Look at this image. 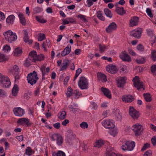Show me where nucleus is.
<instances>
[{
    "instance_id": "nucleus-1",
    "label": "nucleus",
    "mask_w": 156,
    "mask_h": 156,
    "mask_svg": "<svg viewBox=\"0 0 156 156\" xmlns=\"http://www.w3.org/2000/svg\"><path fill=\"white\" fill-rule=\"evenodd\" d=\"M27 78L28 83L32 86L35 84L38 79L37 72L35 70L28 74L27 76Z\"/></svg>"
},
{
    "instance_id": "nucleus-2",
    "label": "nucleus",
    "mask_w": 156,
    "mask_h": 156,
    "mask_svg": "<svg viewBox=\"0 0 156 156\" xmlns=\"http://www.w3.org/2000/svg\"><path fill=\"white\" fill-rule=\"evenodd\" d=\"M133 82L134 86L136 87L138 90H141L142 89H143V90H144L145 88L144 87L143 83L142 82L140 81L138 76H136L133 79Z\"/></svg>"
},
{
    "instance_id": "nucleus-3",
    "label": "nucleus",
    "mask_w": 156,
    "mask_h": 156,
    "mask_svg": "<svg viewBox=\"0 0 156 156\" xmlns=\"http://www.w3.org/2000/svg\"><path fill=\"white\" fill-rule=\"evenodd\" d=\"M135 145V143L134 141H128L125 144V145H123L122 146V149L124 151H132Z\"/></svg>"
},
{
    "instance_id": "nucleus-4",
    "label": "nucleus",
    "mask_w": 156,
    "mask_h": 156,
    "mask_svg": "<svg viewBox=\"0 0 156 156\" xmlns=\"http://www.w3.org/2000/svg\"><path fill=\"white\" fill-rule=\"evenodd\" d=\"M78 84L81 89H86L88 88V81L87 79L84 77L81 76L80 78Z\"/></svg>"
},
{
    "instance_id": "nucleus-5",
    "label": "nucleus",
    "mask_w": 156,
    "mask_h": 156,
    "mask_svg": "<svg viewBox=\"0 0 156 156\" xmlns=\"http://www.w3.org/2000/svg\"><path fill=\"white\" fill-rule=\"evenodd\" d=\"M132 129L133 130L136 136L140 135L143 130L142 125L138 123L133 125L132 127Z\"/></svg>"
},
{
    "instance_id": "nucleus-6",
    "label": "nucleus",
    "mask_w": 156,
    "mask_h": 156,
    "mask_svg": "<svg viewBox=\"0 0 156 156\" xmlns=\"http://www.w3.org/2000/svg\"><path fill=\"white\" fill-rule=\"evenodd\" d=\"M129 112L130 115L134 119H137L140 116L139 112L133 107L130 106L129 107Z\"/></svg>"
},
{
    "instance_id": "nucleus-7",
    "label": "nucleus",
    "mask_w": 156,
    "mask_h": 156,
    "mask_svg": "<svg viewBox=\"0 0 156 156\" xmlns=\"http://www.w3.org/2000/svg\"><path fill=\"white\" fill-rule=\"evenodd\" d=\"M5 39H17V36L15 33H13L11 30H9L4 34Z\"/></svg>"
},
{
    "instance_id": "nucleus-8",
    "label": "nucleus",
    "mask_w": 156,
    "mask_h": 156,
    "mask_svg": "<svg viewBox=\"0 0 156 156\" xmlns=\"http://www.w3.org/2000/svg\"><path fill=\"white\" fill-rule=\"evenodd\" d=\"M119 57L122 61L125 62H129L132 61L131 57L125 51H122L119 54Z\"/></svg>"
},
{
    "instance_id": "nucleus-9",
    "label": "nucleus",
    "mask_w": 156,
    "mask_h": 156,
    "mask_svg": "<svg viewBox=\"0 0 156 156\" xmlns=\"http://www.w3.org/2000/svg\"><path fill=\"white\" fill-rule=\"evenodd\" d=\"M142 28H138L132 31L130 33V35L136 38H140L142 33Z\"/></svg>"
},
{
    "instance_id": "nucleus-10",
    "label": "nucleus",
    "mask_w": 156,
    "mask_h": 156,
    "mask_svg": "<svg viewBox=\"0 0 156 156\" xmlns=\"http://www.w3.org/2000/svg\"><path fill=\"white\" fill-rule=\"evenodd\" d=\"M13 70L12 69L9 70V72L11 73L14 76L16 79H19L20 69L18 66L16 65H14L13 67Z\"/></svg>"
},
{
    "instance_id": "nucleus-11",
    "label": "nucleus",
    "mask_w": 156,
    "mask_h": 156,
    "mask_svg": "<svg viewBox=\"0 0 156 156\" xmlns=\"http://www.w3.org/2000/svg\"><path fill=\"white\" fill-rule=\"evenodd\" d=\"M13 111L14 115L17 116H22L25 113L24 110L20 107L15 108H14Z\"/></svg>"
},
{
    "instance_id": "nucleus-12",
    "label": "nucleus",
    "mask_w": 156,
    "mask_h": 156,
    "mask_svg": "<svg viewBox=\"0 0 156 156\" xmlns=\"http://www.w3.org/2000/svg\"><path fill=\"white\" fill-rule=\"evenodd\" d=\"M102 124L105 127L108 129H112L115 127V125L109 120H105L102 122Z\"/></svg>"
},
{
    "instance_id": "nucleus-13",
    "label": "nucleus",
    "mask_w": 156,
    "mask_h": 156,
    "mask_svg": "<svg viewBox=\"0 0 156 156\" xmlns=\"http://www.w3.org/2000/svg\"><path fill=\"white\" fill-rule=\"evenodd\" d=\"M139 18L136 16H133L129 20V26L131 27L136 26L138 25L139 21Z\"/></svg>"
},
{
    "instance_id": "nucleus-14",
    "label": "nucleus",
    "mask_w": 156,
    "mask_h": 156,
    "mask_svg": "<svg viewBox=\"0 0 156 156\" xmlns=\"http://www.w3.org/2000/svg\"><path fill=\"white\" fill-rule=\"evenodd\" d=\"M106 68L108 72L112 74L116 73L118 70L116 66L112 65H109L108 66L106 67Z\"/></svg>"
},
{
    "instance_id": "nucleus-15",
    "label": "nucleus",
    "mask_w": 156,
    "mask_h": 156,
    "mask_svg": "<svg viewBox=\"0 0 156 156\" xmlns=\"http://www.w3.org/2000/svg\"><path fill=\"white\" fill-rule=\"evenodd\" d=\"M124 77H121L119 78L117 81V86L118 87L120 88L123 87L124 85L126 83V80Z\"/></svg>"
},
{
    "instance_id": "nucleus-16",
    "label": "nucleus",
    "mask_w": 156,
    "mask_h": 156,
    "mask_svg": "<svg viewBox=\"0 0 156 156\" xmlns=\"http://www.w3.org/2000/svg\"><path fill=\"white\" fill-rule=\"evenodd\" d=\"M37 53L36 51H33L29 54L28 58L32 62H35L36 61Z\"/></svg>"
},
{
    "instance_id": "nucleus-17",
    "label": "nucleus",
    "mask_w": 156,
    "mask_h": 156,
    "mask_svg": "<svg viewBox=\"0 0 156 156\" xmlns=\"http://www.w3.org/2000/svg\"><path fill=\"white\" fill-rule=\"evenodd\" d=\"M122 99L124 102L129 103L133 101L134 98L133 97L130 95H125L122 97Z\"/></svg>"
},
{
    "instance_id": "nucleus-18",
    "label": "nucleus",
    "mask_w": 156,
    "mask_h": 156,
    "mask_svg": "<svg viewBox=\"0 0 156 156\" xmlns=\"http://www.w3.org/2000/svg\"><path fill=\"white\" fill-rule=\"evenodd\" d=\"M117 27V26L115 23L113 22L110 24L108 27L106 28V30L108 33H109L112 31L115 30Z\"/></svg>"
},
{
    "instance_id": "nucleus-19",
    "label": "nucleus",
    "mask_w": 156,
    "mask_h": 156,
    "mask_svg": "<svg viewBox=\"0 0 156 156\" xmlns=\"http://www.w3.org/2000/svg\"><path fill=\"white\" fill-rule=\"evenodd\" d=\"M24 122L27 126H30L31 124L30 123L28 119L27 118H20L17 121V123L21 125L23 124Z\"/></svg>"
},
{
    "instance_id": "nucleus-20",
    "label": "nucleus",
    "mask_w": 156,
    "mask_h": 156,
    "mask_svg": "<svg viewBox=\"0 0 156 156\" xmlns=\"http://www.w3.org/2000/svg\"><path fill=\"white\" fill-rule=\"evenodd\" d=\"M71 51V47L69 44H68L62 51L61 55L62 56H64L70 53Z\"/></svg>"
},
{
    "instance_id": "nucleus-21",
    "label": "nucleus",
    "mask_w": 156,
    "mask_h": 156,
    "mask_svg": "<svg viewBox=\"0 0 156 156\" xmlns=\"http://www.w3.org/2000/svg\"><path fill=\"white\" fill-rule=\"evenodd\" d=\"M101 91L103 93L104 95L109 98H111V94L109 90L105 88L102 87L101 88Z\"/></svg>"
},
{
    "instance_id": "nucleus-22",
    "label": "nucleus",
    "mask_w": 156,
    "mask_h": 156,
    "mask_svg": "<svg viewBox=\"0 0 156 156\" xmlns=\"http://www.w3.org/2000/svg\"><path fill=\"white\" fill-rule=\"evenodd\" d=\"M113 113L114 114L117 119H121L122 115L120 111L118 109H114L113 111Z\"/></svg>"
},
{
    "instance_id": "nucleus-23",
    "label": "nucleus",
    "mask_w": 156,
    "mask_h": 156,
    "mask_svg": "<svg viewBox=\"0 0 156 156\" xmlns=\"http://www.w3.org/2000/svg\"><path fill=\"white\" fill-rule=\"evenodd\" d=\"M18 16L19 17L20 23L23 25H26V23L25 18L23 16V14L22 13H20L18 15Z\"/></svg>"
},
{
    "instance_id": "nucleus-24",
    "label": "nucleus",
    "mask_w": 156,
    "mask_h": 156,
    "mask_svg": "<svg viewBox=\"0 0 156 156\" xmlns=\"http://www.w3.org/2000/svg\"><path fill=\"white\" fill-rule=\"evenodd\" d=\"M6 79L3 81L2 85H0L3 87H9L11 85V82L9 78H6Z\"/></svg>"
},
{
    "instance_id": "nucleus-25",
    "label": "nucleus",
    "mask_w": 156,
    "mask_h": 156,
    "mask_svg": "<svg viewBox=\"0 0 156 156\" xmlns=\"http://www.w3.org/2000/svg\"><path fill=\"white\" fill-rule=\"evenodd\" d=\"M115 11L118 14L121 16L123 15L126 12L123 7H117Z\"/></svg>"
},
{
    "instance_id": "nucleus-26",
    "label": "nucleus",
    "mask_w": 156,
    "mask_h": 156,
    "mask_svg": "<svg viewBox=\"0 0 156 156\" xmlns=\"http://www.w3.org/2000/svg\"><path fill=\"white\" fill-rule=\"evenodd\" d=\"M57 136V144L59 146L62 144L63 139L61 135L59 134H55Z\"/></svg>"
},
{
    "instance_id": "nucleus-27",
    "label": "nucleus",
    "mask_w": 156,
    "mask_h": 156,
    "mask_svg": "<svg viewBox=\"0 0 156 156\" xmlns=\"http://www.w3.org/2000/svg\"><path fill=\"white\" fill-rule=\"evenodd\" d=\"M22 52L21 48L19 47H17L15 50L14 55L15 56H20L22 54Z\"/></svg>"
},
{
    "instance_id": "nucleus-28",
    "label": "nucleus",
    "mask_w": 156,
    "mask_h": 156,
    "mask_svg": "<svg viewBox=\"0 0 156 156\" xmlns=\"http://www.w3.org/2000/svg\"><path fill=\"white\" fill-rule=\"evenodd\" d=\"M15 17L12 15L8 16L6 19V22L7 23L10 24H12L14 21Z\"/></svg>"
},
{
    "instance_id": "nucleus-29",
    "label": "nucleus",
    "mask_w": 156,
    "mask_h": 156,
    "mask_svg": "<svg viewBox=\"0 0 156 156\" xmlns=\"http://www.w3.org/2000/svg\"><path fill=\"white\" fill-rule=\"evenodd\" d=\"M69 60H65L64 62L63 63V65H62L60 69V71L65 70L66 69L67 66L68 65Z\"/></svg>"
},
{
    "instance_id": "nucleus-30",
    "label": "nucleus",
    "mask_w": 156,
    "mask_h": 156,
    "mask_svg": "<svg viewBox=\"0 0 156 156\" xmlns=\"http://www.w3.org/2000/svg\"><path fill=\"white\" fill-rule=\"evenodd\" d=\"M98 77L99 80H101L102 82H105L107 80L106 76L102 73H98Z\"/></svg>"
},
{
    "instance_id": "nucleus-31",
    "label": "nucleus",
    "mask_w": 156,
    "mask_h": 156,
    "mask_svg": "<svg viewBox=\"0 0 156 156\" xmlns=\"http://www.w3.org/2000/svg\"><path fill=\"white\" fill-rule=\"evenodd\" d=\"M104 13L106 15L110 18H111L112 16V14L111 12L108 9L106 8L104 9Z\"/></svg>"
},
{
    "instance_id": "nucleus-32",
    "label": "nucleus",
    "mask_w": 156,
    "mask_h": 156,
    "mask_svg": "<svg viewBox=\"0 0 156 156\" xmlns=\"http://www.w3.org/2000/svg\"><path fill=\"white\" fill-rule=\"evenodd\" d=\"M143 96L146 101L147 102H149L151 101L152 99L150 93H144L143 94Z\"/></svg>"
},
{
    "instance_id": "nucleus-33",
    "label": "nucleus",
    "mask_w": 156,
    "mask_h": 156,
    "mask_svg": "<svg viewBox=\"0 0 156 156\" xmlns=\"http://www.w3.org/2000/svg\"><path fill=\"white\" fill-rule=\"evenodd\" d=\"M35 17L37 21L41 23H45L47 21L46 20L42 18L41 16H36Z\"/></svg>"
},
{
    "instance_id": "nucleus-34",
    "label": "nucleus",
    "mask_w": 156,
    "mask_h": 156,
    "mask_svg": "<svg viewBox=\"0 0 156 156\" xmlns=\"http://www.w3.org/2000/svg\"><path fill=\"white\" fill-rule=\"evenodd\" d=\"M104 144L103 141L101 140H99L96 142L94 144V146L99 148L102 146Z\"/></svg>"
},
{
    "instance_id": "nucleus-35",
    "label": "nucleus",
    "mask_w": 156,
    "mask_h": 156,
    "mask_svg": "<svg viewBox=\"0 0 156 156\" xmlns=\"http://www.w3.org/2000/svg\"><path fill=\"white\" fill-rule=\"evenodd\" d=\"M66 112L65 111H62L60 112L58 114V118L61 119H64L66 118Z\"/></svg>"
},
{
    "instance_id": "nucleus-36",
    "label": "nucleus",
    "mask_w": 156,
    "mask_h": 156,
    "mask_svg": "<svg viewBox=\"0 0 156 156\" xmlns=\"http://www.w3.org/2000/svg\"><path fill=\"white\" fill-rule=\"evenodd\" d=\"M73 90L70 87H69L67 88V91L66 92V94L67 97H70L73 94Z\"/></svg>"
},
{
    "instance_id": "nucleus-37",
    "label": "nucleus",
    "mask_w": 156,
    "mask_h": 156,
    "mask_svg": "<svg viewBox=\"0 0 156 156\" xmlns=\"http://www.w3.org/2000/svg\"><path fill=\"white\" fill-rule=\"evenodd\" d=\"M43 10V9L42 8L38 7H36L33 9V12L34 14L40 13Z\"/></svg>"
},
{
    "instance_id": "nucleus-38",
    "label": "nucleus",
    "mask_w": 156,
    "mask_h": 156,
    "mask_svg": "<svg viewBox=\"0 0 156 156\" xmlns=\"http://www.w3.org/2000/svg\"><path fill=\"white\" fill-rule=\"evenodd\" d=\"M34 152V151H32L30 147H28L26 149L25 154L28 156H30Z\"/></svg>"
},
{
    "instance_id": "nucleus-39",
    "label": "nucleus",
    "mask_w": 156,
    "mask_h": 156,
    "mask_svg": "<svg viewBox=\"0 0 156 156\" xmlns=\"http://www.w3.org/2000/svg\"><path fill=\"white\" fill-rule=\"evenodd\" d=\"M97 17L101 20L104 21L105 18L102 15V11H99L97 12Z\"/></svg>"
},
{
    "instance_id": "nucleus-40",
    "label": "nucleus",
    "mask_w": 156,
    "mask_h": 156,
    "mask_svg": "<svg viewBox=\"0 0 156 156\" xmlns=\"http://www.w3.org/2000/svg\"><path fill=\"white\" fill-rule=\"evenodd\" d=\"M151 58L153 61H156V50H152Z\"/></svg>"
},
{
    "instance_id": "nucleus-41",
    "label": "nucleus",
    "mask_w": 156,
    "mask_h": 156,
    "mask_svg": "<svg viewBox=\"0 0 156 156\" xmlns=\"http://www.w3.org/2000/svg\"><path fill=\"white\" fill-rule=\"evenodd\" d=\"M109 133L110 135L115 136L117 134L118 132L117 129L112 128L109 130Z\"/></svg>"
},
{
    "instance_id": "nucleus-42",
    "label": "nucleus",
    "mask_w": 156,
    "mask_h": 156,
    "mask_svg": "<svg viewBox=\"0 0 156 156\" xmlns=\"http://www.w3.org/2000/svg\"><path fill=\"white\" fill-rule=\"evenodd\" d=\"M50 44V42L49 40H46L45 42H43L42 44V47L43 48H44L45 50L46 47L47 46L49 47Z\"/></svg>"
},
{
    "instance_id": "nucleus-43",
    "label": "nucleus",
    "mask_w": 156,
    "mask_h": 156,
    "mask_svg": "<svg viewBox=\"0 0 156 156\" xmlns=\"http://www.w3.org/2000/svg\"><path fill=\"white\" fill-rule=\"evenodd\" d=\"M6 78H8V77L0 73V85L2 84L3 81L6 79Z\"/></svg>"
},
{
    "instance_id": "nucleus-44",
    "label": "nucleus",
    "mask_w": 156,
    "mask_h": 156,
    "mask_svg": "<svg viewBox=\"0 0 156 156\" xmlns=\"http://www.w3.org/2000/svg\"><path fill=\"white\" fill-rule=\"evenodd\" d=\"M44 56L42 54L37 55L36 61H41L44 60Z\"/></svg>"
},
{
    "instance_id": "nucleus-45",
    "label": "nucleus",
    "mask_w": 156,
    "mask_h": 156,
    "mask_svg": "<svg viewBox=\"0 0 156 156\" xmlns=\"http://www.w3.org/2000/svg\"><path fill=\"white\" fill-rule=\"evenodd\" d=\"M147 32L148 35L151 38H153L154 39H156V37L153 33L152 31L148 30L147 31Z\"/></svg>"
},
{
    "instance_id": "nucleus-46",
    "label": "nucleus",
    "mask_w": 156,
    "mask_h": 156,
    "mask_svg": "<svg viewBox=\"0 0 156 156\" xmlns=\"http://www.w3.org/2000/svg\"><path fill=\"white\" fill-rule=\"evenodd\" d=\"M100 51L101 53H103L106 49V47L105 45H102L101 44L99 45Z\"/></svg>"
},
{
    "instance_id": "nucleus-47",
    "label": "nucleus",
    "mask_w": 156,
    "mask_h": 156,
    "mask_svg": "<svg viewBox=\"0 0 156 156\" xmlns=\"http://www.w3.org/2000/svg\"><path fill=\"white\" fill-rule=\"evenodd\" d=\"M31 62V61L29 60V59L28 58H27L25 61L24 65L28 67L30 66Z\"/></svg>"
},
{
    "instance_id": "nucleus-48",
    "label": "nucleus",
    "mask_w": 156,
    "mask_h": 156,
    "mask_svg": "<svg viewBox=\"0 0 156 156\" xmlns=\"http://www.w3.org/2000/svg\"><path fill=\"white\" fill-rule=\"evenodd\" d=\"M80 127L83 129L87 128L88 127V124L87 122H83L80 125Z\"/></svg>"
},
{
    "instance_id": "nucleus-49",
    "label": "nucleus",
    "mask_w": 156,
    "mask_h": 156,
    "mask_svg": "<svg viewBox=\"0 0 156 156\" xmlns=\"http://www.w3.org/2000/svg\"><path fill=\"white\" fill-rule=\"evenodd\" d=\"M146 12L147 13L148 15L151 18H153V16L151 13V9L149 8H147L146 9Z\"/></svg>"
},
{
    "instance_id": "nucleus-50",
    "label": "nucleus",
    "mask_w": 156,
    "mask_h": 156,
    "mask_svg": "<svg viewBox=\"0 0 156 156\" xmlns=\"http://www.w3.org/2000/svg\"><path fill=\"white\" fill-rule=\"evenodd\" d=\"M7 60V58L5 57V55L0 53V62L5 61Z\"/></svg>"
},
{
    "instance_id": "nucleus-51",
    "label": "nucleus",
    "mask_w": 156,
    "mask_h": 156,
    "mask_svg": "<svg viewBox=\"0 0 156 156\" xmlns=\"http://www.w3.org/2000/svg\"><path fill=\"white\" fill-rule=\"evenodd\" d=\"M136 62L138 64H144L145 63V61L144 58H142L140 59H136Z\"/></svg>"
},
{
    "instance_id": "nucleus-52",
    "label": "nucleus",
    "mask_w": 156,
    "mask_h": 156,
    "mask_svg": "<svg viewBox=\"0 0 156 156\" xmlns=\"http://www.w3.org/2000/svg\"><path fill=\"white\" fill-rule=\"evenodd\" d=\"M150 147V144L148 143H146L144 144V146L142 148L141 151H143Z\"/></svg>"
},
{
    "instance_id": "nucleus-53",
    "label": "nucleus",
    "mask_w": 156,
    "mask_h": 156,
    "mask_svg": "<svg viewBox=\"0 0 156 156\" xmlns=\"http://www.w3.org/2000/svg\"><path fill=\"white\" fill-rule=\"evenodd\" d=\"M137 50L140 51H143L144 50V48L143 45L141 44H138L137 46Z\"/></svg>"
},
{
    "instance_id": "nucleus-54",
    "label": "nucleus",
    "mask_w": 156,
    "mask_h": 156,
    "mask_svg": "<svg viewBox=\"0 0 156 156\" xmlns=\"http://www.w3.org/2000/svg\"><path fill=\"white\" fill-rule=\"evenodd\" d=\"M77 17L80 18V19L84 22L87 21V20L85 18L84 16L83 15L79 14L77 16Z\"/></svg>"
},
{
    "instance_id": "nucleus-55",
    "label": "nucleus",
    "mask_w": 156,
    "mask_h": 156,
    "mask_svg": "<svg viewBox=\"0 0 156 156\" xmlns=\"http://www.w3.org/2000/svg\"><path fill=\"white\" fill-rule=\"evenodd\" d=\"M152 154L151 151L150 150H148L144 153V156H151Z\"/></svg>"
},
{
    "instance_id": "nucleus-56",
    "label": "nucleus",
    "mask_w": 156,
    "mask_h": 156,
    "mask_svg": "<svg viewBox=\"0 0 156 156\" xmlns=\"http://www.w3.org/2000/svg\"><path fill=\"white\" fill-rule=\"evenodd\" d=\"M3 50L5 52H8L10 50V46L7 45H6L3 48Z\"/></svg>"
},
{
    "instance_id": "nucleus-57",
    "label": "nucleus",
    "mask_w": 156,
    "mask_h": 156,
    "mask_svg": "<svg viewBox=\"0 0 156 156\" xmlns=\"http://www.w3.org/2000/svg\"><path fill=\"white\" fill-rule=\"evenodd\" d=\"M23 33L24 36L23 39H29V38L28 37V34L27 31L24 30H23Z\"/></svg>"
},
{
    "instance_id": "nucleus-58",
    "label": "nucleus",
    "mask_w": 156,
    "mask_h": 156,
    "mask_svg": "<svg viewBox=\"0 0 156 156\" xmlns=\"http://www.w3.org/2000/svg\"><path fill=\"white\" fill-rule=\"evenodd\" d=\"M106 156H117L116 154L111 151H109L107 152Z\"/></svg>"
},
{
    "instance_id": "nucleus-59",
    "label": "nucleus",
    "mask_w": 156,
    "mask_h": 156,
    "mask_svg": "<svg viewBox=\"0 0 156 156\" xmlns=\"http://www.w3.org/2000/svg\"><path fill=\"white\" fill-rule=\"evenodd\" d=\"M38 39H45V35L43 34L39 33L38 34Z\"/></svg>"
},
{
    "instance_id": "nucleus-60",
    "label": "nucleus",
    "mask_w": 156,
    "mask_h": 156,
    "mask_svg": "<svg viewBox=\"0 0 156 156\" xmlns=\"http://www.w3.org/2000/svg\"><path fill=\"white\" fill-rule=\"evenodd\" d=\"M151 141L153 145H156V136H153L151 139Z\"/></svg>"
},
{
    "instance_id": "nucleus-61",
    "label": "nucleus",
    "mask_w": 156,
    "mask_h": 156,
    "mask_svg": "<svg viewBox=\"0 0 156 156\" xmlns=\"http://www.w3.org/2000/svg\"><path fill=\"white\" fill-rule=\"evenodd\" d=\"M6 93L4 90L0 89V97H4L6 96Z\"/></svg>"
},
{
    "instance_id": "nucleus-62",
    "label": "nucleus",
    "mask_w": 156,
    "mask_h": 156,
    "mask_svg": "<svg viewBox=\"0 0 156 156\" xmlns=\"http://www.w3.org/2000/svg\"><path fill=\"white\" fill-rule=\"evenodd\" d=\"M53 126L56 129H58L60 127V124L59 122H57L53 124Z\"/></svg>"
},
{
    "instance_id": "nucleus-63",
    "label": "nucleus",
    "mask_w": 156,
    "mask_h": 156,
    "mask_svg": "<svg viewBox=\"0 0 156 156\" xmlns=\"http://www.w3.org/2000/svg\"><path fill=\"white\" fill-rule=\"evenodd\" d=\"M151 72L153 73H155L156 71V65H154L152 66L151 67Z\"/></svg>"
},
{
    "instance_id": "nucleus-64",
    "label": "nucleus",
    "mask_w": 156,
    "mask_h": 156,
    "mask_svg": "<svg viewBox=\"0 0 156 156\" xmlns=\"http://www.w3.org/2000/svg\"><path fill=\"white\" fill-rule=\"evenodd\" d=\"M58 156H66L65 154L62 151H59L58 152Z\"/></svg>"
}]
</instances>
